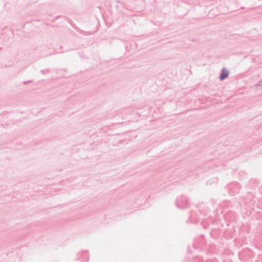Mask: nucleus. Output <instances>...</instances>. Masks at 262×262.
Instances as JSON below:
<instances>
[{
  "label": "nucleus",
  "mask_w": 262,
  "mask_h": 262,
  "mask_svg": "<svg viewBox=\"0 0 262 262\" xmlns=\"http://www.w3.org/2000/svg\"><path fill=\"white\" fill-rule=\"evenodd\" d=\"M229 75V70L225 67H224L221 70L219 78L221 81L224 80L225 79L227 78Z\"/></svg>",
  "instance_id": "nucleus-1"
},
{
  "label": "nucleus",
  "mask_w": 262,
  "mask_h": 262,
  "mask_svg": "<svg viewBox=\"0 0 262 262\" xmlns=\"http://www.w3.org/2000/svg\"><path fill=\"white\" fill-rule=\"evenodd\" d=\"M255 88L256 89H262V79L257 83L255 85Z\"/></svg>",
  "instance_id": "nucleus-2"
}]
</instances>
